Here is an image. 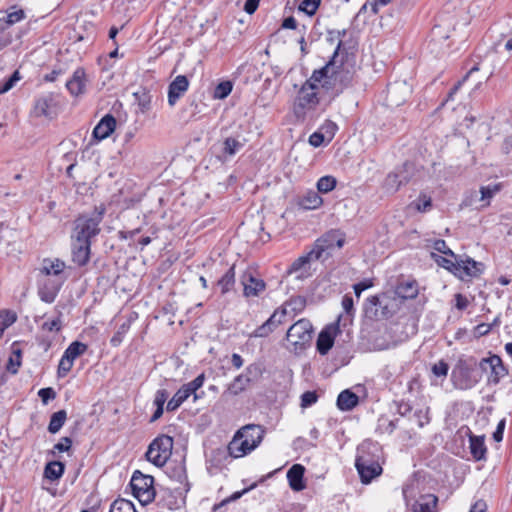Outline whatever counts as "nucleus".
I'll return each mask as SVG.
<instances>
[{"mask_svg":"<svg viewBox=\"0 0 512 512\" xmlns=\"http://www.w3.org/2000/svg\"><path fill=\"white\" fill-rule=\"evenodd\" d=\"M410 93V87L406 82H395L388 86L387 100L392 106H400L407 100Z\"/></svg>","mask_w":512,"mask_h":512,"instance_id":"nucleus-23","label":"nucleus"},{"mask_svg":"<svg viewBox=\"0 0 512 512\" xmlns=\"http://www.w3.org/2000/svg\"><path fill=\"white\" fill-rule=\"evenodd\" d=\"M317 399L318 396L314 391H306L301 396V407H309L316 403Z\"/></svg>","mask_w":512,"mask_h":512,"instance_id":"nucleus-56","label":"nucleus"},{"mask_svg":"<svg viewBox=\"0 0 512 512\" xmlns=\"http://www.w3.org/2000/svg\"><path fill=\"white\" fill-rule=\"evenodd\" d=\"M244 146V141L234 137H228L223 142V153L229 156L235 155Z\"/></svg>","mask_w":512,"mask_h":512,"instance_id":"nucleus-42","label":"nucleus"},{"mask_svg":"<svg viewBox=\"0 0 512 512\" xmlns=\"http://www.w3.org/2000/svg\"><path fill=\"white\" fill-rule=\"evenodd\" d=\"M432 258L439 266L447 269L448 271L454 274L456 268V260L454 258L448 259L446 257L436 255L435 253H432Z\"/></svg>","mask_w":512,"mask_h":512,"instance_id":"nucleus-49","label":"nucleus"},{"mask_svg":"<svg viewBox=\"0 0 512 512\" xmlns=\"http://www.w3.org/2000/svg\"><path fill=\"white\" fill-rule=\"evenodd\" d=\"M132 321H133V318L129 317L122 324L119 325L117 331L115 332V334L113 335V337L110 340V343L112 346L117 347L122 343L125 335L127 334V332L129 331V329L131 327Z\"/></svg>","mask_w":512,"mask_h":512,"instance_id":"nucleus-37","label":"nucleus"},{"mask_svg":"<svg viewBox=\"0 0 512 512\" xmlns=\"http://www.w3.org/2000/svg\"><path fill=\"white\" fill-rule=\"evenodd\" d=\"M456 268L454 275L462 280L467 277H476L481 273V263L471 258L461 259L456 255Z\"/></svg>","mask_w":512,"mask_h":512,"instance_id":"nucleus-20","label":"nucleus"},{"mask_svg":"<svg viewBox=\"0 0 512 512\" xmlns=\"http://www.w3.org/2000/svg\"><path fill=\"white\" fill-rule=\"evenodd\" d=\"M470 452L477 461L485 459L486 445L484 436H470Z\"/></svg>","mask_w":512,"mask_h":512,"instance_id":"nucleus-31","label":"nucleus"},{"mask_svg":"<svg viewBox=\"0 0 512 512\" xmlns=\"http://www.w3.org/2000/svg\"><path fill=\"white\" fill-rule=\"evenodd\" d=\"M409 179L410 176L408 173V164H404L402 167L396 169L386 176L383 183V188L388 193H395L402 185L408 183Z\"/></svg>","mask_w":512,"mask_h":512,"instance_id":"nucleus-17","label":"nucleus"},{"mask_svg":"<svg viewBox=\"0 0 512 512\" xmlns=\"http://www.w3.org/2000/svg\"><path fill=\"white\" fill-rule=\"evenodd\" d=\"M86 87V73L83 68H77L71 79L66 82V88L72 96H79L84 93Z\"/></svg>","mask_w":512,"mask_h":512,"instance_id":"nucleus-25","label":"nucleus"},{"mask_svg":"<svg viewBox=\"0 0 512 512\" xmlns=\"http://www.w3.org/2000/svg\"><path fill=\"white\" fill-rule=\"evenodd\" d=\"M477 362L474 358L459 359L452 370L451 381L456 389L468 390L476 386L481 375L476 370Z\"/></svg>","mask_w":512,"mask_h":512,"instance_id":"nucleus-4","label":"nucleus"},{"mask_svg":"<svg viewBox=\"0 0 512 512\" xmlns=\"http://www.w3.org/2000/svg\"><path fill=\"white\" fill-rule=\"evenodd\" d=\"M500 191V185L494 184V185H488V186H482L480 188V198L479 200L483 203L482 207H487L490 205V200L494 197L496 193Z\"/></svg>","mask_w":512,"mask_h":512,"instance_id":"nucleus-41","label":"nucleus"},{"mask_svg":"<svg viewBox=\"0 0 512 512\" xmlns=\"http://www.w3.org/2000/svg\"><path fill=\"white\" fill-rule=\"evenodd\" d=\"M342 316L338 317L336 323L326 326L318 335L316 347L321 355H326L334 344V340L340 332L339 323Z\"/></svg>","mask_w":512,"mask_h":512,"instance_id":"nucleus-13","label":"nucleus"},{"mask_svg":"<svg viewBox=\"0 0 512 512\" xmlns=\"http://www.w3.org/2000/svg\"><path fill=\"white\" fill-rule=\"evenodd\" d=\"M16 321V315L10 311L0 313V326L4 329L11 326Z\"/></svg>","mask_w":512,"mask_h":512,"instance_id":"nucleus-55","label":"nucleus"},{"mask_svg":"<svg viewBox=\"0 0 512 512\" xmlns=\"http://www.w3.org/2000/svg\"><path fill=\"white\" fill-rule=\"evenodd\" d=\"M173 438L168 435H161L155 438L148 447L146 458L157 467L166 464L172 454Z\"/></svg>","mask_w":512,"mask_h":512,"instance_id":"nucleus-9","label":"nucleus"},{"mask_svg":"<svg viewBox=\"0 0 512 512\" xmlns=\"http://www.w3.org/2000/svg\"><path fill=\"white\" fill-rule=\"evenodd\" d=\"M190 397L189 393L181 386L174 396L167 403L168 411H175L181 404Z\"/></svg>","mask_w":512,"mask_h":512,"instance_id":"nucleus-39","label":"nucleus"},{"mask_svg":"<svg viewBox=\"0 0 512 512\" xmlns=\"http://www.w3.org/2000/svg\"><path fill=\"white\" fill-rule=\"evenodd\" d=\"M334 59H332L326 63L322 68L315 70L311 77L305 81V83L310 84L315 88H319V85L323 88L328 89L331 85V79L333 74L335 73V65Z\"/></svg>","mask_w":512,"mask_h":512,"instance_id":"nucleus-16","label":"nucleus"},{"mask_svg":"<svg viewBox=\"0 0 512 512\" xmlns=\"http://www.w3.org/2000/svg\"><path fill=\"white\" fill-rule=\"evenodd\" d=\"M241 283L246 297L258 296L266 287L265 282L256 277L253 271L244 272L241 276Z\"/></svg>","mask_w":512,"mask_h":512,"instance_id":"nucleus-22","label":"nucleus"},{"mask_svg":"<svg viewBox=\"0 0 512 512\" xmlns=\"http://www.w3.org/2000/svg\"><path fill=\"white\" fill-rule=\"evenodd\" d=\"M383 305V297L371 296L369 297L364 306L365 314L369 318H379V310Z\"/></svg>","mask_w":512,"mask_h":512,"instance_id":"nucleus-34","label":"nucleus"},{"mask_svg":"<svg viewBox=\"0 0 512 512\" xmlns=\"http://www.w3.org/2000/svg\"><path fill=\"white\" fill-rule=\"evenodd\" d=\"M434 249L444 255L456 258V254L447 246L444 240H437L434 242Z\"/></svg>","mask_w":512,"mask_h":512,"instance_id":"nucleus-58","label":"nucleus"},{"mask_svg":"<svg viewBox=\"0 0 512 512\" xmlns=\"http://www.w3.org/2000/svg\"><path fill=\"white\" fill-rule=\"evenodd\" d=\"M289 311H287L286 307H280L274 311V313L255 331L253 332V336L264 338L269 336L280 324L285 321V317Z\"/></svg>","mask_w":512,"mask_h":512,"instance_id":"nucleus-15","label":"nucleus"},{"mask_svg":"<svg viewBox=\"0 0 512 512\" xmlns=\"http://www.w3.org/2000/svg\"><path fill=\"white\" fill-rule=\"evenodd\" d=\"M353 299L349 295H345L342 299V307L345 312V316L341 315L345 322L349 321L351 322L352 316L354 314V308H353Z\"/></svg>","mask_w":512,"mask_h":512,"instance_id":"nucleus-48","label":"nucleus"},{"mask_svg":"<svg viewBox=\"0 0 512 512\" xmlns=\"http://www.w3.org/2000/svg\"><path fill=\"white\" fill-rule=\"evenodd\" d=\"M62 327V321L60 317L47 320L43 322L41 328L43 331H49V332H59Z\"/></svg>","mask_w":512,"mask_h":512,"instance_id":"nucleus-53","label":"nucleus"},{"mask_svg":"<svg viewBox=\"0 0 512 512\" xmlns=\"http://www.w3.org/2000/svg\"><path fill=\"white\" fill-rule=\"evenodd\" d=\"M314 260L312 250L306 255L297 258L290 266L289 273H297V278H304L308 275L310 269V262Z\"/></svg>","mask_w":512,"mask_h":512,"instance_id":"nucleus-28","label":"nucleus"},{"mask_svg":"<svg viewBox=\"0 0 512 512\" xmlns=\"http://www.w3.org/2000/svg\"><path fill=\"white\" fill-rule=\"evenodd\" d=\"M428 409H425V410H417L415 413H414V417L417 419V424L420 428H422L424 425L428 424L429 421H430V418L428 416Z\"/></svg>","mask_w":512,"mask_h":512,"instance_id":"nucleus-60","label":"nucleus"},{"mask_svg":"<svg viewBox=\"0 0 512 512\" xmlns=\"http://www.w3.org/2000/svg\"><path fill=\"white\" fill-rule=\"evenodd\" d=\"M449 365L444 360H439L432 366V372L435 376L446 377L448 374Z\"/></svg>","mask_w":512,"mask_h":512,"instance_id":"nucleus-54","label":"nucleus"},{"mask_svg":"<svg viewBox=\"0 0 512 512\" xmlns=\"http://www.w3.org/2000/svg\"><path fill=\"white\" fill-rule=\"evenodd\" d=\"M313 327L309 320L300 319L287 331V348L295 352L304 350L312 340Z\"/></svg>","mask_w":512,"mask_h":512,"instance_id":"nucleus-5","label":"nucleus"},{"mask_svg":"<svg viewBox=\"0 0 512 512\" xmlns=\"http://www.w3.org/2000/svg\"><path fill=\"white\" fill-rule=\"evenodd\" d=\"M91 242L71 239L72 261L77 266H85L90 260Z\"/></svg>","mask_w":512,"mask_h":512,"instance_id":"nucleus-21","label":"nucleus"},{"mask_svg":"<svg viewBox=\"0 0 512 512\" xmlns=\"http://www.w3.org/2000/svg\"><path fill=\"white\" fill-rule=\"evenodd\" d=\"M479 368L482 372H489L488 382L498 384L504 378L508 371L503 365L502 359L498 355H491L487 358L481 359Z\"/></svg>","mask_w":512,"mask_h":512,"instance_id":"nucleus-11","label":"nucleus"},{"mask_svg":"<svg viewBox=\"0 0 512 512\" xmlns=\"http://www.w3.org/2000/svg\"><path fill=\"white\" fill-rule=\"evenodd\" d=\"M56 103L53 94L41 95L35 100L33 114L36 117L53 118L56 115Z\"/></svg>","mask_w":512,"mask_h":512,"instance_id":"nucleus-19","label":"nucleus"},{"mask_svg":"<svg viewBox=\"0 0 512 512\" xmlns=\"http://www.w3.org/2000/svg\"><path fill=\"white\" fill-rule=\"evenodd\" d=\"M418 487L415 483L406 484L403 487V497L411 512H437L438 498L434 494H423L416 499Z\"/></svg>","mask_w":512,"mask_h":512,"instance_id":"nucleus-6","label":"nucleus"},{"mask_svg":"<svg viewBox=\"0 0 512 512\" xmlns=\"http://www.w3.org/2000/svg\"><path fill=\"white\" fill-rule=\"evenodd\" d=\"M358 396L350 390L342 391L337 398V407L341 411H350L358 404Z\"/></svg>","mask_w":512,"mask_h":512,"instance_id":"nucleus-30","label":"nucleus"},{"mask_svg":"<svg viewBox=\"0 0 512 512\" xmlns=\"http://www.w3.org/2000/svg\"><path fill=\"white\" fill-rule=\"evenodd\" d=\"M323 203V199L315 191L307 192L299 200V206L305 210H314L319 208Z\"/></svg>","mask_w":512,"mask_h":512,"instance_id":"nucleus-32","label":"nucleus"},{"mask_svg":"<svg viewBox=\"0 0 512 512\" xmlns=\"http://www.w3.org/2000/svg\"><path fill=\"white\" fill-rule=\"evenodd\" d=\"M24 16H25L24 11L20 9V10L9 13L7 15L6 22L9 25H12V24H15V23L21 21L24 18Z\"/></svg>","mask_w":512,"mask_h":512,"instance_id":"nucleus-63","label":"nucleus"},{"mask_svg":"<svg viewBox=\"0 0 512 512\" xmlns=\"http://www.w3.org/2000/svg\"><path fill=\"white\" fill-rule=\"evenodd\" d=\"M233 84L231 81H222L215 88L213 92L214 99H225L232 91Z\"/></svg>","mask_w":512,"mask_h":512,"instance_id":"nucleus-45","label":"nucleus"},{"mask_svg":"<svg viewBox=\"0 0 512 512\" xmlns=\"http://www.w3.org/2000/svg\"><path fill=\"white\" fill-rule=\"evenodd\" d=\"M109 512H137L133 502L126 499H117L111 506Z\"/></svg>","mask_w":512,"mask_h":512,"instance_id":"nucleus-44","label":"nucleus"},{"mask_svg":"<svg viewBox=\"0 0 512 512\" xmlns=\"http://www.w3.org/2000/svg\"><path fill=\"white\" fill-rule=\"evenodd\" d=\"M260 369L257 365H249L244 372L234 378L228 385L225 393L236 396L245 391L253 380L259 375Z\"/></svg>","mask_w":512,"mask_h":512,"instance_id":"nucleus-12","label":"nucleus"},{"mask_svg":"<svg viewBox=\"0 0 512 512\" xmlns=\"http://www.w3.org/2000/svg\"><path fill=\"white\" fill-rule=\"evenodd\" d=\"M64 282L63 279L41 277L38 283V295L40 299L46 303L54 302Z\"/></svg>","mask_w":512,"mask_h":512,"instance_id":"nucleus-14","label":"nucleus"},{"mask_svg":"<svg viewBox=\"0 0 512 512\" xmlns=\"http://www.w3.org/2000/svg\"><path fill=\"white\" fill-rule=\"evenodd\" d=\"M418 293V284L415 280L401 281L395 288V294L404 300L414 299Z\"/></svg>","mask_w":512,"mask_h":512,"instance_id":"nucleus-29","label":"nucleus"},{"mask_svg":"<svg viewBox=\"0 0 512 512\" xmlns=\"http://www.w3.org/2000/svg\"><path fill=\"white\" fill-rule=\"evenodd\" d=\"M324 142V135L320 132H314L309 136V144L313 147H319Z\"/></svg>","mask_w":512,"mask_h":512,"instance_id":"nucleus-64","label":"nucleus"},{"mask_svg":"<svg viewBox=\"0 0 512 512\" xmlns=\"http://www.w3.org/2000/svg\"><path fill=\"white\" fill-rule=\"evenodd\" d=\"M67 419L65 410H59L52 414L48 425V431L52 434L57 433L64 425Z\"/></svg>","mask_w":512,"mask_h":512,"instance_id":"nucleus-36","label":"nucleus"},{"mask_svg":"<svg viewBox=\"0 0 512 512\" xmlns=\"http://www.w3.org/2000/svg\"><path fill=\"white\" fill-rule=\"evenodd\" d=\"M305 467L301 464H294L287 472V480L293 491H302L306 488L303 480Z\"/></svg>","mask_w":512,"mask_h":512,"instance_id":"nucleus-27","label":"nucleus"},{"mask_svg":"<svg viewBox=\"0 0 512 512\" xmlns=\"http://www.w3.org/2000/svg\"><path fill=\"white\" fill-rule=\"evenodd\" d=\"M173 476L176 478V480L180 483V484H184V487H183V490L185 492H188L189 490V484L186 482L187 481V475H186V470H185V467L183 464H178L174 470H173Z\"/></svg>","mask_w":512,"mask_h":512,"instance_id":"nucleus-51","label":"nucleus"},{"mask_svg":"<svg viewBox=\"0 0 512 512\" xmlns=\"http://www.w3.org/2000/svg\"><path fill=\"white\" fill-rule=\"evenodd\" d=\"M412 205L418 212H426L431 208L432 200L425 194H421L419 198L412 203Z\"/></svg>","mask_w":512,"mask_h":512,"instance_id":"nucleus-50","label":"nucleus"},{"mask_svg":"<svg viewBox=\"0 0 512 512\" xmlns=\"http://www.w3.org/2000/svg\"><path fill=\"white\" fill-rule=\"evenodd\" d=\"M38 396L44 404H47L50 400H53L56 397V393L53 388H42L38 391Z\"/></svg>","mask_w":512,"mask_h":512,"instance_id":"nucleus-59","label":"nucleus"},{"mask_svg":"<svg viewBox=\"0 0 512 512\" xmlns=\"http://www.w3.org/2000/svg\"><path fill=\"white\" fill-rule=\"evenodd\" d=\"M72 446V440L69 437H63L57 444L54 445V449L58 452H67Z\"/></svg>","mask_w":512,"mask_h":512,"instance_id":"nucleus-61","label":"nucleus"},{"mask_svg":"<svg viewBox=\"0 0 512 512\" xmlns=\"http://www.w3.org/2000/svg\"><path fill=\"white\" fill-rule=\"evenodd\" d=\"M319 102L320 99L318 97L317 88L304 83L298 90L293 103V113L295 117L301 121H305L307 118H312Z\"/></svg>","mask_w":512,"mask_h":512,"instance_id":"nucleus-3","label":"nucleus"},{"mask_svg":"<svg viewBox=\"0 0 512 512\" xmlns=\"http://www.w3.org/2000/svg\"><path fill=\"white\" fill-rule=\"evenodd\" d=\"M205 379V374L201 373L194 380L182 385L190 396L193 395L194 401L202 398L204 393L201 392V394H198L197 391L203 386Z\"/></svg>","mask_w":512,"mask_h":512,"instance_id":"nucleus-35","label":"nucleus"},{"mask_svg":"<svg viewBox=\"0 0 512 512\" xmlns=\"http://www.w3.org/2000/svg\"><path fill=\"white\" fill-rule=\"evenodd\" d=\"M65 466L60 461H51L44 468V477L50 481L58 480L64 474Z\"/></svg>","mask_w":512,"mask_h":512,"instance_id":"nucleus-33","label":"nucleus"},{"mask_svg":"<svg viewBox=\"0 0 512 512\" xmlns=\"http://www.w3.org/2000/svg\"><path fill=\"white\" fill-rule=\"evenodd\" d=\"M321 4V0H303L298 9L309 16H313Z\"/></svg>","mask_w":512,"mask_h":512,"instance_id":"nucleus-46","label":"nucleus"},{"mask_svg":"<svg viewBox=\"0 0 512 512\" xmlns=\"http://www.w3.org/2000/svg\"><path fill=\"white\" fill-rule=\"evenodd\" d=\"M21 365V350H14L9 357L6 369L12 374H16Z\"/></svg>","mask_w":512,"mask_h":512,"instance_id":"nucleus-47","label":"nucleus"},{"mask_svg":"<svg viewBox=\"0 0 512 512\" xmlns=\"http://www.w3.org/2000/svg\"><path fill=\"white\" fill-rule=\"evenodd\" d=\"M20 80V75L18 71H15L8 80L0 87V94L8 92L12 89L16 82Z\"/></svg>","mask_w":512,"mask_h":512,"instance_id":"nucleus-57","label":"nucleus"},{"mask_svg":"<svg viewBox=\"0 0 512 512\" xmlns=\"http://www.w3.org/2000/svg\"><path fill=\"white\" fill-rule=\"evenodd\" d=\"M104 211H95L91 216H79L74 222V230L71 239L90 241L99 232V224L102 221Z\"/></svg>","mask_w":512,"mask_h":512,"instance_id":"nucleus-7","label":"nucleus"},{"mask_svg":"<svg viewBox=\"0 0 512 512\" xmlns=\"http://www.w3.org/2000/svg\"><path fill=\"white\" fill-rule=\"evenodd\" d=\"M87 348L88 346L86 344L79 341H74L66 348L63 355L74 362L76 358L86 352Z\"/></svg>","mask_w":512,"mask_h":512,"instance_id":"nucleus-38","label":"nucleus"},{"mask_svg":"<svg viewBox=\"0 0 512 512\" xmlns=\"http://www.w3.org/2000/svg\"><path fill=\"white\" fill-rule=\"evenodd\" d=\"M189 88L186 76L178 75L168 86V104L173 107Z\"/></svg>","mask_w":512,"mask_h":512,"instance_id":"nucleus-24","label":"nucleus"},{"mask_svg":"<svg viewBox=\"0 0 512 512\" xmlns=\"http://www.w3.org/2000/svg\"><path fill=\"white\" fill-rule=\"evenodd\" d=\"M336 184H337V180L334 176L326 175V176L321 177L317 181L316 186H317L318 192L328 193V192H331L336 187Z\"/></svg>","mask_w":512,"mask_h":512,"instance_id":"nucleus-43","label":"nucleus"},{"mask_svg":"<svg viewBox=\"0 0 512 512\" xmlns=\"http://www.w3.org/2000/svg\"><path fill=\"white\" fill-rule=\"evenodd\" d=\"M234 284H235V271H234V266H232L218 280V286L221 288L222 294H225L233 288Z\"/></svg>","mask_w":512,"mask_h":512,"instance_id":"nucleus-40","label":"nucleus"},{"mask_svg":"<svg viewBox=\"0 0 512 512\" xmlns=\"http://www.w3.org/2000/svg\"><path fill=\"white\" fill-rule=\"evenodd\" d=\"M355 467L363 484H369L374 478L381 475L378 443L367 440L358 446Z\"/></svg>","mask_w":512,"mask_h":512,"instance_id":"nucleus-1","label":"nucleus"},{"mask_svg":"<svg viewBox=\"0 0 512 512\" xmlns=\"http://www.w3.org/2000/svg\"><path fill=\"white\" fill-rule=\"evenodd\" d=\"M167 398H168V392L166 390H164V389L158 390L155 395L154 404L159 408H163Z\"/></svg>","mask_w":512,"mask_h":512,"instance_id":"nucleus-62","label":"nucleus"},{"mask_svg":"<svg viewBox=\"0 0 512 512\" xmlns=\"http://www.w3.org/2000/svg\"><path fill=\"white\" fill-rule=\"evenodd\" d=\"M116 127V119L110 115H105L93 129V136L98 141L108 138Z\"/></svg>","mask_w":512,"mask_h":512,"instance_id":"nucleus-26","label":"nucleus"},{"mask_svg":"<svg viewBox=\"0 0 512 512\" xmlns=\"http://www.w3.org/2000/svg\"><path fill=\"white\" fill-rule=\"evenodd\" d=\"M265 429L261 425L247 424L240 428L228 444L229 455L241 458L255 450L262 442Z\"/></svg>","mask_w":512,"mask_h":512,"instance_id":"nucleus-2","label":"nucleus"},{"mask_svg":"<svg viewBox=\"0 0 512 512\" xmlns=\"http://www.w3.org/2000/svg\"><path fill=\"white\" fill-rule=\"evenodd\" d=\"M345 243V235L340 230H330L318 238L312 248L314 260H326L335 249H340Z\"/></svg>","mask_w":512,"mask_h":512,"instance_id":"nucleus-8","label":"nucleus"},{"mask_svg":"<svg viewBox=\"0 0 512 512\" xmlns=\"http://www.w3.org/2000/svg\"><path fill=\"white\" fill-rule=\"evenodd\" d=\"M154 478L150 475H144L136 470L131 478L130 486L133 496L142 504L147 505L155 498V489L153 487Z\"/></svg>","mask_w":512,"mask_h":512,"instance_id":"nucleus-10","label":"nucleus"},{"mask_svg":"<svg viewBox=\"0 0 512 512\" xmlns=\"http://www.w3.org/2000/svg\"><path fill=\"white\" fill-rule=\"evenodd\" d=\"M66 268V264L64 261L55 258V259H44L42 261V266L40 268L41 277H49L52 279H63L66 281L67 276L64 274V270Z\"/></svg>","mask_w":512,"mask_h":512,"instance_id":"nucleus-18","label":"nucleus"},{"mask_svg":"<svg viewBox=\"0 0 512 512\" xmlns=\"http://www.w3.org/2000/svg\"><path fill=\"white\" fill-rule=\"evenodd\" d=\"M74 362L62 355L58 365V377H65L72 369Z\"/></svg>","mask_w":512,"mask_h":512,"instance_id":"nucleus-52","label":"nucleus"}]
</instances>
